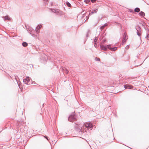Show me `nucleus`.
Here are the masks:
<instances>
[{"label":"nucleus","mask_w":149,"mask_h":149,"mask_svg":"<svg viewBox=\"0 0 149 149\" xmlns=\"http://www.w3.org/2000/svg\"><path fill=\"white\" fill-rule=\"evenodd\" d=\"M18 86H19V84H18Z\"/></svg>","instance_id":"obj_36"},{"label":"nucleus","mask_w":149,"mask_h":149,"mask_svg":"<svg viewBox=\"0 0 149 149\" xmlns=\"http://www.w3.org/2000/svg\"><path fill=\"white\" fill-rule=\"evenodd\" d=\"M94 46H95V47L96 48L97 47V45L96 44V43L95 44H94Z\"/></svg>","instance_id":"obj_33"},{"label":"nucleus","mask_w":149,"mask_h":149,"mask_svg":"<svg viewBox=\"0 0 149 149\" xmlns=\"http://www.w3.org/2000/svg\"><path fill=\"white\" fill-rule=\"evenodd\" d=\"M76 120V118L74 115H71L68 118V120L70 122H73Z\"/></svg>","instance_id":"obj_3"},{"label":"nucleus","mask_w":149,"mask_h":149,"mask_svg":"<svg viewBox=\"0 0 149 149\" xmlns=\"http://www.w3.org/2000/svg\"><path fill=\"white\" fill-rule=\"evenodd\" d=\"M124 87L125 88V89H127L128 88L129 89H132L133 88L132 86L128 84L125 85Z\"/></svg>","instance_id":"obj_10"},{"label":"nucleus","mask_w":149,"mask_h":149,"mask_svg":"<svg viewBox=\"0 0 149 149\" xmlns=\"http://www.w3.org/2000/svg\"><path fill=\"white\" fill-rule=\"evenodd\" d=\"M95 59L96 61H100V58H97V57H96L95 58Z\"/></svg>","instance_id":"obj_26"},{"label":"nucleus","mask_w":149,"mask_h":149,"mask_svg":"<svg viewBox=\"0 0 149 149\" xmlns=\"http://www.w3.org/2000/svg\"><path fill=\"white\" fill-rule=\"evenodd\" d=\"M89 32V31L88 32ZM88 33L86 35V37H88Z\"/></svg>","instance_id":"obj_35"},{"label":"nucleus","mask_w":149,"mask_h":149,"mask_svg":"<svg viewBox=\"0 0 149 149\" xmlns=\"http://www.w3.org/2000/svg\"><path fill=\"white\" fill-rule=\"evenodd\" d=\"M36 31L37 33V34H38V33L40 32V31L39 30V29H37L36 28Z\"/></svg>","instance_id":"obj_20"},{"label":"nucleus","mask_w":149,"mask_h":149,"mask_svg":"<svg viewBox=\"0 0 149 149\" xmlns=\"http://www.w3.org/2000/svg\"><path fill=\"white\" fill-rule=\"evenodd\" d=\"M2 18H3L5 20L10 21L11 19L7 15L5 16H3Z\"/></svg>","instance_id":"obj_11"},{"label":"nucleus","mask_w":149,"mask_h":149,"mask_svg":"<svg viewBox=\"0 0 149 149\" xmlns=\"http://www.w3.org/2000/svg\"><path fill=\"white\" fill-rule=\"evenodd\" d=\"M82 125L80 124H75L74 126L75 128L77 130H81Z\"/></svg>","instance_id":"obj_4"},{"label":"nucleus","mask_w":149,"mask_h":149,"mask_svg":"<svg viewBox=\"0 0 149 149\" xmlns=\"http://www.w3.org/2000/svg\"><path fill=\"white\" fill-rule=\"evenodd\" d=\"M98 39V38L97 37H96L95 38V39H94V42H95V44L96 43V42L97 41V40Z\"/></svg>","instance_id":"obj_24"},{"label":"nucleus","mask_w":149,"mask_h":149,"mask_svg":"<svg viewBox=\"0 0 149 149\" xmlns=\"http://www.w3.org/2000/svg\"><path fill=\"white\" fill-rule=\"evenodd\" d=\"M27 30L28 31L30 34L33 37H35L36 36L37 37H38V36L37 35H36L34 33H33L35 32V31L32 28L30 27L29 28L27 29Z\"/></svg>","instance_id":"obj_2"},{"label":"nucleus","mask_w":149,"mask_h":149,"mask_svg":"<svg viewBox=\"0 0 149 149\" xmlns=\"http://www.w3.org/2000/svg\"><path fill=\"white\" fill-rule=\"evenodd\" d=\"M23 81L25 84H28V83L30 81L29 77H27L25 79H23Z\"/></svg>","instance_id":"obj_7"},{"label":"nucleus","mask_w":149,"mask_h":149,"mask_svg":"<svg viewBox=\"0 0 149 149\" xmlns=\"http://www.w3.org/2000/svg\"><path fill=\"white\" fill-rule=\"evenodd\" d=\"M68 71L67 69H66L64 71V72H63L64 73H65L66 74H68Z\"/></svg>","instance_id":"obj_22"},{"label":"nucleus","mask_w":149,"mask_h":149,"mask_svg":"<svg viewBox=\"0 0 149 149\" xmlns=\"http://www.w3.org/2000/svg\"><path fill=\"white\" fill-rule=\"evenodd\" d=\"M45 138L47 140H48V137L47 136H45Z\"/></svg>","instance_id":"obj_34"},{"label":"nucleus","mask_w":149,"mask_h":149,"mask_svg":"<svg viewBox=\"0 0 149 149\" xmlns=\"http://www.w3.org/2000/svg\"><path fill=\"white\" fill-rule=\"evenodd\" d=\"M146 38L148 40H149V35L148 33H146Z\"/></svg>","instance_id":"obj_19"},{"label":"nucleus","mask_w":149,"mask_h":149,"mask_svg":"<svg viewBox=\"0 0 149 149\" xmlns=\"http://www.w3.org/2000/svg\"><path fill=\"white\" fill-rule=\"evenodd\" d=\"M46 1H48V0H46Z\"/></svg>","instance_id":"obj_37"},{"label":"nucleus","mask_w":149,"mask_h":149,"mask_svg":"<svg viewBox=\"0 0 149 149\" xmlns=\"http://www.w3.org/2000/svg\"><path fill=\"white\" fill-rule=\"evenodd\" d=\"M42 27V26L41 24L39 25L38 26H37L36 28L37 29H41Z\"/></svg>","instance_id":"obj_18"},{"label":"nucleus","mask_w":149,"mask_h":149,"mask_svg":"<svg viewBox=\"0 0 149 149\" xmlns=\"http://www.w3.org/2000/svg\"><path fill=\"white\" fill-rule=\"evenodd\" d=\"M61 69L63 72H64L66 69V68L64 67H63L61 68Z\"/></svg>","instance_id":"obj_25"},{"label":"nucleus","mask_w":149,"mask_h":149,"mask_svg":"<svg viewBox=\"0 0 149 149\" xmlns=\"http://www.w3.org/2000/svg\"><path fill=\"white\" fill-rule=\"evenodd\" d=\"M139 15L142 17H144L145 16V13L143 11H141L139 13Z\"/></svg>","instance_id":"obj_16"},{"label":"nucleus","mask_w":149,"mask_h":149,"mask_svg":"<svg viewBox=\"0 0 149 149\" xmlns=\"http://www.w3.org/2000/svg\"><path fill=\"white\" fill-rule=\"evenodd\" d=\"M51 11L58 15H62L63 14V12L61 10L57 9H51Z\"/></svg>","instance_id":"obj_1"},{"label":"nucleus","mask_w":149,"mask_h":149,"mask_svg":"<svg viewBox=\"0 0 149 149\" xmlns=\"http://www.w3.org/2000/svg\"><path fill=\"white\" fill-rule=\"evenodd\" d=\"M104 26L103 25V26H102L101 27H100V29L102 30L104 28Z\"/></svg>","instance_id":"obj_27"},{"label":"nucleus","mask_w":149,"mask_h":149,"mask_svg":"<svg viewBox=\"0 0 149 149\" xmlns=\"http://www.w3.org/2000/svg\"><path fill=\"white\" fill-rule=\"evenodd\" d=\"M126 40L127 39L126 38V36L124 33L123 35V40L122 42V43L123 44L124 43H125L126 42Z\"/></svg>","instance_id":"obj_8"},{"label":"nucleus","mask_w":149,"mask_h":149,"mask_svg":"<svg viewBox=\"0 0 149 149\" xmlns=\"http://www.w3.org/2000/svg\"><path fill=\"white\" fill-rule=\"evenodd\" d=\"M66 3L67 5L69 7H70L71 6L69 2H67Z\"/></svg>","instance_id":"obj_21"},{"label":"nucleus","mask_w":149,"mask_h":149,"mask_svg":"<svg viewBox=\"0 0 149 149\" xmlns=\"http://www.w3.org/2000/svg\"><path fill=\"white\" fill-rule=\"evenodd\" d=\"M103 25L104 26V27H105V26H107L108 24H107V23H105V24H104Z\"/></svg>","instance_id":"obj_30"},{"label":"nucleus","mask_w":149,"mask_h":149,"mask_svg":"<svg viewBox=\"0 0 149 149\" xmlns=\"http://www.w3.org/2000/svg\"><path fill=\"white\" fill-rule=\"evenodd\" d=\"M129 47L128 45H127L126 46V47H125V48L126 49H129Z\"/></svg>","instance_id":"obj_28"},{"label":"nucleus","mask_w":149,"mask_h":149,"mask_svg":"<svg viewBox=\"0 0 149 149\" xmlns=\"http://www.w3.org/2000/svg\"><path fill=\"white\" fill-rule=\"evenodd\" d=\"M140 11V8H136L134 9V11L136 13H139Z\"/></svg>","instance_id":"obj_15"},{"label":"nucleus","mask_w":149,"mask_h":149,"mask_svg":"<svg viewBox=\"0 0 149 149\" xmlns=\"http://www.w3.org/2000/svg\"><path fill=\"white\" fill-rule=\"evenodd\" d=\"M44 55V57L45 59H46V58L47 57V56L45 55Z\"/></svg>","instance_id":"obj_32"},{"label":"nucleus","mask_w":149,"mask_h":149,"mask_svg":"<svg viewBox=\"0 0 149 149\" xmlns=\"http://www.w3.org/2000/svg\"><path fill=\"white\" fill-rule=\"evenodd\" d=\"M92 3L95 2L96 1V0H91Z\"/></svg>","instance_id":"obj_29"},{"label":"nucleus","mask_w":149,"mask_h":149,"mask_svg":"<svg viewBox=\"0 0 149 149\" xmlns=\"http://www.w3.org/2000/svg\"><path fill=\"white\" fill-rule=\"evenodd\" d=\"M85 127L88 128L92 129L93 126L91 123H86L85 125Z\"/></svg>","instance_id":"obj_6"},{"label":"nucleus","mask_w":149,"mask_h":149,"mask_svg":"<svg viewBox=\"0 0 149 149\" xmlns=\"http://www.w3.org/2000/svg\"><path fill=\"white\" fill-rule=\"evenodd\" d=\"M107 47L108 49L111 51H115L117 49V47H116L111 48V45H107Z\"/></svg>","instance_id":"obj_5"},{"label":"nucleus","mask_w":149,"mask_h":149,"mask_svg":"<svg viewBox=\"0 0 149 149\" xmlns=\"http://www.w3.org/2000/svg\"><path fill=\"white\" fill-rule=\"evenodd\" d=\"M22 45V46L24 47H26L28 45L27 43L26 42H23Z\"/></svg>","instance_id":"obj_14"},{"label":"nucleus","mask_w":149,"mask_h":149,"mask_svg":"<svg viewBox=\"0 0 149 149\" xmlns=\"http://www.w3.org/2000/svg\"><path fill=\"white\" fill-rule=\"evenodd\" d=\"M97 11V9H95L93 10L90 13L89 15H91L93 14L94 13H96Z\"/></svg>","instance_id":"obj_12"},{"label":"nucleus","mask_w":149,"mask_h":149,"mask_svg":"<svg viewBox=\"0 0 149 149\" xmlns=\"http://www.w3.org/2000/svg\"><path fill=\"white\" fill-rule=\"evenodd\" d=\"M136 29L137 30V32H141V28L139 26L136 27Z\"/></svg>","instance_id":"obj_13"},{"label":"nucleus","mask_w":149,"mask_h":149,"mask_svg":"<svg viewBox=\"0 0 149 149\" xmlns=\"http://www.w3.org/2000/svg\"><path fill=\"white\" fill-rule=\"evenodd\" d=\"M90 1H91V0H85L84 2L86 3H88L89 2H90Z\"/></svg>","instance_id":"obj_23"},{"label":"nucleus","mask_w":149,"mask_h":149,"mask_svg":"<svg viewBox=\"0 0 149 149\" xmlns=\"http://www.w3.org/2000/svg\"><path fill=\"white\" fill-rule=\"evenodd\" d=\"M137 35L140 37V39H141V32H137Z\"/></svg>","instance_id":"obj_17"},{"label":"nucleus","mask_w":149,"mask_h":149,"mask_svg":"<svg viewBox=\"0 0 149 149\" xmlns=\"http://www.w3.org/2000/svg\"><path fill=\"white\" fill-rule=\"evenodd\" d=\"M100 47L101 49L102 50L105 51H106L107 50V46H105L104 45H100Z\"/></svg>","instance_id":"obj_9"},{"label":"nucleus","mask_w":149,"mask_h":149,"mask_svg":"<svg viewBox=\"0 0 149 149\" xmlns=\"http://www.w3.org/2000/svg\"><path fill=\"white\" fill-rule=\"evenodd\" d=\"M106 40L105 39H104L102 40V42L104 43V42H106Z\"/></svg>","instance_id":"obj_31"}]
</instances>
